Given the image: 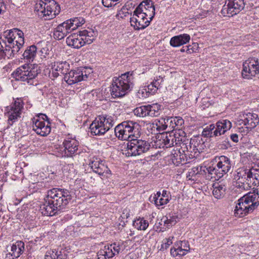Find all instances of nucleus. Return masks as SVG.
Here are the masks:
<instances>
[{
	"instance_id": "f257e3e1",
	"label": "nucleus",
	"mask_w": 259,
	"mask_h": 259,
	"mask_svg": "<svg viewBox=\"0 0 259 259\" xmlns=\"http://www.w3.org/2000/svg\"><path fill=\"white\" fill-rule=\"evenodd\" d=\"M71 199L70 192L66 189L53 188L48 191L45 202L40 207L41 213L46 216H53L61 207L67 205Z\"/></svg>"
},
{
	"instance_id": "f03ea898",
	"label": "nucleus",
	"mask_w": 259,
	"mask_h": 259,
	"mask_svg": "<svg viewBox=\"0 0 259 259\" xmlns=\"http://www.w3.org/2000/svg\"><path fill=\"white\" fill-rule=\"evenodd\" d=\"M214 166H199L194 167L192 171L196 175L199 174L202 175L205 174L207 179L212 180L213 181L218 180L222 178L225 174H227L231 168V161L230 158L227 156L222 155L216 156L213 159Z\"/></svg>"
},
{
	"instance_id": "7ed1b4c3",
	"label": "nucleus",
	"mask_w": 259,
	"mask_h": 259,
	"mask_svg": "<svg viewBox=\"0 0 259 259\" xmlns=\"http://www.w3.org/2000/svg\"><path fill=\"white\" fill-rule=\"evenodd\" d=\"M135 77L133 72H126L113 78L111 94L113 98H120L128 93L133 88Z\"/></svg>"
},
{
	"instance_id": "20e7f679",
	"label": "nucleus",
	"mask_w": 259,
	"mask_h": 259,
	"mask_svg": "<svg viewBox=\"0 0 259 259\" xmlns=\"http://www.w3.org/2000/svg\"><path fill=\"white\" fill-rule=\"evenodd\" d=\"M258 191L255 189L240 198L237 203L234 214L238 218L243 217L252 212L259 205Z\"/></svg>"
},
{
	"instance_id": "39448f33",
	"label": "nucleus",
	"mask_w": 259,
	"mask_h": 259,
	"mask_svg": "<svg viewBox=\"0 0 259 259\" xmlns=\"http://www.w3.org/2000/svg\"><path fill=\"white\" fill-rule=\"evenodd\" d=\"M140 125L136 122L127 120L117 125L114 128L116 137L121 140H130L140 137Z\"/></svg>"
},
{
	"instance_id": "423d86ee",
	"label": "nucleus",
	"mask_w": 259,
	"mask_h": 259,
	"mask_svg": "<svg viewBox=\"0 0 259 259\" xmlns=\"http://www.w3.org/2000/svg\"><path fill=\"white\" fill-rule=\"evenodd\" d=\"M35 11L41 18L50 20L59 14L60 7L55 0H39L35 5Z\"/></svg>"
},
{
	"instance_id": "0eeeda50",
	"label": "nucleus",
	"mask_w": 259,
	"mask_h": 259,
	"mask_svg": "<svg viewBox=\"0 0 259 259\" xmlns=\"http://www.w3.org/2000/svg\"><path fill=\"white\" fill-rule=\"evenodd\" d=\"M38 71L37 65L25 64L17 68L12 75L16 80L26 82L28 84L32 85L39 73Z\"/></svg>"
},
{
	"instance_id": "6e6552de",
	"label": "nucleus",
	"mask_w": 259,
	"mask_h": 259,
	"mask_svg": "<svg viewBox=\"0 0 259 259\" xmlns=\"http://www.w3.org/2000/svg\"><path fill=\"white\" fill-rule=\"evenodd\" d=\"M153 146L156 148H167L171 147L179 146L182 141V138L180 136V133L173 134L172 133H159L152 138Z\"/></svg>"
},
{
	"instance_id": "1a4fd4ad",
	"label": "nucleus",
	"mask_w": 259,
	"mask_h": 259,
	"mask_svg": "<svg viewBox=\"0 0 259 259\" xmlns=\"http://www.w3.org/2000/svg\"><path fill=\"white\" fill-rule=\"evenodd\" d=\"M232 127V123L228 119H221L215 124H211L203 128L202 136L220 139L222 135Z\"/></svg>"
},
{
	"instance_id": "9d476101",
	"label": "nucleus",
	"mask_w": 259,
	"mask_h": 259,
	"mask_svg": "<svg viewBox=\"0 0 259 259\" xmlns=\"http://www.w3.org/2000/svg\"><path fill=\"white\" fill-rule=\"evenodd\" d=\"M113 125V119L111 116L102 114L98 116L91 124V134L95 136H102Z\"/></svg>"
},
{
	"instance_id": "9b49d317",
	"label": "nucleus",
	"mask_w": 259,
	"mask_h": 259,
	"mask_svg": "<svg viewBox=\"0 0 259 259\" xmlns=\"http://www.w3.org/2000/svg\"><path fill=\"white\" fill-rule=\"evenodd\" d=\"M149 143L145 140L134 138L128 142L126 145V155L136 156L148 151L150 148Z\"/></svg>"
},
{
	"instance_id": "f8f14e48",
	"label": "nucleus",
	"mask_w": 259,
	"mask_h": 259,
	"mask_svg": "<svg viewBox=\"0 0 259 259\" xmlns=\"http://www.w3.org/2000/svg\"><path fill=\"white\" fill-rule=\"evenodd\" d=\"M32 130L38 135L45 137L51 132L49 118L45 114H39L32 118Z\"/></svg>"
},
{
	"instance_id": "ddd939ff",
	"label": "nucleus",
	"mask_w": 259,
	"mask_h": 259,
	"mask_svg": "<svg viewBox=\"0 0 259 259\" xmlns=\"http://www.w3.org/2000/svg\"><path fill=\"white\" fill-rule=\"evenodd\" d=\"M11 45L10 43L6 42V44H2L3 48L0 49V59L7 57L10 58L13 57L20 51V49L23 46L24 40L21 38L16 36L15 40L12 41Z\"/></svg>"
},
{
	"instance_id": "4468645a",
	"label": "nucleus",
	"mask_w": 259,
	"mask_h": 259,
	"mask_svg": "<svg viewBox=\"0 0 259 259\" xmlns=\"http://www.w3.org/2000/svg\"><path fill=\"white\" fill-rule=\"evenodd\" d=\"M24 103L21 98H17L10 106L6 108L5 115L8 117V123L12 125L15 122L22 113Z\"/></svg>"
},
{
	"instance_id": "2eb2a0df",
	"label": "nucleus",
	"mask_w": 259,
	"mask_h": 259,
	"mask_svg": "<svg viewBox=\"0 0 259 259\" xmlns=\"http://www.w3.org/2000/svg\"><path fill=\"white\" fill-rule=\"evenodd\" d=\"M79 142L75 138H66L61 147V152L58 156L72 157L78 154Z\"/></svg>"
},
{
	"instance_id": "dca6fc26",
	"label": "nucleus",
	"mask_w": 259,
	"mask_h": 259,
	"mask_svg": "<svg viewBox=\"0 0 259 259\" xmlns=\"http://www.w3.org/2000/svg\"><path fill=\"white\" fill-rule=\"evenodd\" d=\"M123 242L114 243L105 245L98 252L97 259H110L124 249Z\"/></svg>"
},
{
	"instance_id": "f3484780",
	"label": "nucleus",
	"mask_w": 259,
	"mask_h": 259,
	"mask_svg": "<svg viewBox=\"0 0 259 259\" xmlns=\"http://www.w3.org/2000/svg\"><path fill=\"white\" fill-rule=\"evenodd\" d=\"M250 167L243 166L238 168L234 175V180L236 181V187L245 190L250 184Z\"/></svg>"
},
{
	"instance_id": "a211bd4d",
	"label": "nucleus",
	"mask_w": 259,
	"mask_h": 259,
	"mask_svg": "<svg viewBox=\"0 0 259 259\" xmlns=\"http://www.w3.org/2000/svg\"><path fill=\"white\" fill-rule=\"evenodd\" d=\"M93 171L98 174L102 179H107L111 176V171L108 167L106 162L97 157H94L90 159L89 163Z\"/></svg>"
},
{
	"instance_id": "6ab92c4d",
	"label": "nucleus",
	"mask_w": 259,
	"mask_h": 259,
	"mask_svg": "<svg viewBox=\"0 0 259 259\" xmlns=\"http://www.w3.org/2000/svg\"><path fill=\"white\" fill-rule=\"evenodd\" d=\"M245 6L244 0H227L221 13L224 16L231 17L238 14Z\"/></svg>"
},
{
	"instance_id": "aec40b11",
	"label": "nucleus",
	"mask_w": 259,
	"mask_h": 259,
	"mask_svg": "<svg viewBox=\"0 0 259 259\" xmlns=\"http://www.w3.org/2000/svg\"><path fill=\"white\" fill-rule=\"evenodd\" d=\"M259 73V63L258 59L251 58L243 64L242 76L243 78L249 79Z\"/></svg>"
},
{
	"instance_id": "412c9836",
	"label": "nucleus",
	"mask_w": 259,
	"mask_h": 259,
	"mask_svg": "<svg viewBox=\"0 0 259 259\" xmlns=\"http://www.w3.org/2000/svg\"><path fill=\"white\" fill-rule=\"evenodd\" d=\"M90 72L87 73L86 68H77L70 70L68 73L66 72L64 79L68 84L72 85L86 80Z\"/></svg>"
},
{
	"instance_id": "4be33fe9",
	"label": "nucleus",
	"mask_w": 259,
	"mask_h": 259,
	"mask_svg": "<svg viewBox=\"0 0 259 259\" xmlns=\"http://www.w3.org/2000/svg\"><path fill=\"white\" fill-rule=\"evenodd\" d=\"M151 20L143 15V13L136 12L134 11L132 17L130 18V23L135 30H139L146 28Z\"/></svg>"
},
{
	"instance_id": "5701e85b",
	"label": "nucleus",
	"mask_w": 259,
	"mask_h": 259,
	"mask_svg": "<svg viewBox=\"0 0 259 259\" xmlns=\"http://www.w3.org/2000/svg\"><path fill=\"white\" fill-rule=\"evenodd\" d=\"M204 141L201 136H198L191 139L189 142H188V146H190V159L197 158L200 152H202L205 147Z\"/></svg>"
},
{
	"instance_id": "b1692460",
	"label": "nucleus",
	"mask_w": 259,
	"mask_h": 259,
	"mask_svg": "<svg viewBox=\"0 0 259 259\" xmlns=\"http://www.w3.org/2000/svg\"><path fill=\"white\" fill-rule=\"evenodd\" d=\"M16 36L24 40V33L18 28H14L4 32L2 34L0 35V49L3 48L2 44H6V42L10 43V45H11L12 41L15 40Z\"/></svg>"
},
{
	"instance_id": "393cba45",
	"label": "nucleus",
	"mask_w": 259,
	"mask_h": 259,
	"mask_svg": "<svg viewBox=\"0 0 259 259\" xmlns=\"http://www.w3.org/2000/svg\"><path fill=\"white\" fill-rule=\"evenodd\" d=\"M240 124L246 125L248 128H253L259 123L258 115L250 112H243L239 115Z\"/></svg>"
},
{
	"instance_id": "a878e982",
	"label": "nucleus",
	"mask_w": 259,
	"mask_h": 259,
	"mask_svg": "<svg viewBox=\"0 0 259 259\" xmlns=\"http://www.w3.org/2000/svg\"><path fill=\"white\" fill-rule=\"evenodd\" d=\"M136 12L143 13V15L152 20L155 15V7L152 1L145 0L143 1L135 9Z\"/></svg>"
},
{
	"instance_id": "bb28decb",
	"label": "nucleus",
	"mask_w": 259,
	"mask_h": 259,
	"mask_svg": "<svg viewBox=\"0 0 259 259\" xmlns=\"http://www.w3.org/2000/svg\"><path fill=\"white\" fill-rule=\"evenodd\" d=\"M190 250V246L187 241H179L176 242L173 248L170 249V253L174 256H181L186 254Z\"/></svg>"
},
{
	"instance_id": "cd10ccee",
	"label": "nucleus",
	"mask_w": 259,
	"mask_h": 259,
	"mask_svg": "<svg viewBox=\"0 0 259 259\" xmlns=\"http://www.w3.org/2000/svg\"><path fill=\"white\" fill-rule=\"evenodd\" d=\"M69 65L66 62H55L52 68V72H50V77L54 79L57 78L60 73L66 74L69 69Z\"/></svg>"
},
{
	"instance_id": "c85d7f7f",
	"label": "nucleus",
	"mask_w": 259,
	"mask_h": 259,
	"mask_svg": "<svg viewBox=\"0 0 259 259\" xmlns=\"http://www.w3.org/2000/svg\"><path fill=\"white\" fill-rule=\"evenodd\" d=\"M169 192L163 190L162 193L158 191L153 196L150 197L151 202H154L157 206L166 204L170 200Z\"/></svg>"
},
{
	"instance_id": "c756f323",
	"label": "nucleus",
	"mask_w": 259,
	"mask_h": 259,
	"mask_svg": "<svg viewBox=\"0 0 259 259\" xmlns=\"http://www.w3.org/2000/svg\"><path fill=\"white\" fill-rule=\"evenodd\" d=\"M170 159L174 164L177 166L186 164L188 160L186 154L182 151L181 148H178L176 150L175 149L173 150L170 155Z\"/></svg>"
},
{
	"instance_id": "7c9ffc66",
	"label": "nucleus",
	"mask_w": 259,
	"mask_h": 259,
	"mask_svg": "<svg viewBox=\"0 0 259 259\" xmlns=\"http://www.w3.org/2000/svg\"><path fill=\"white\" fill-rule=\"evenodd\" d=\"M66 44L69 46L78 49L85 44V40L80 33L79 34L74 33L67 37Z\"/></svg>"
},
{
	"instance_id": "2f4dec72",
	"label": "nucleus",
	"mask_w": 259,
	"mask_h": 259,
	"mask_svg": "<svg viewBox=\"0 0 259 259\" xmlns=\"http://www.w3.org/2000/svg\"><path fill=\"white\" fill-rule=\"evenodd\" d=\"M191 37L189 34L184 33L172 37L169 44L173 47H179L188 43Z\"/></svg>"
},
{
	"instance_id": "473e14b6",
	"label": "nucleus",
	"mask_w": 259,
	"mask_h": 259,
	"mask_svg": "<svg viewBox=\"0 0 259 259\" xmlns=\"http://www.w3.org/2000/svg\"><path fill=\"white\" fill-rule=\"evenodd\" d=\"M66 22L59 24L54 30L53 35L56 39L61 40L64 38L68 33L71 32Z\"/></svg>"
},
{
	"instance_id": "72a5a7b5",
	"label": "nucleus",
	"mask_w": 259,
	"mask_h": 259,
	"mask_svg": "<svg viewBox=\"0 0 259 259\" xmlns=\"http://www.w3.org/2000/svg\"><path fill=\"white\" fill-rule=\"evenodd\" d=\"M24 243L19 241L13 244L11 246V250L8 255L12 256V259L17 258L19 257L24 250Z\"/></svg>"
},
{
	"instance_id": "f704fd0d",
	"label": "nucleus",
	"mask_w": 259,
	"mask_h": 259,
	"mask_svg": "<svg viewBox=\"0 0 259 259\" xmlns=\"http://www.w3.org/2000/svg\"><path fill=\"white\" fill-rule=\"evenodd\" d=\"M166 122H168L170 130H179L184 123V120L180 117H166Z\"/></svg>"
},
{
	"instance_id": "c9c22d12",
	"label": "nucleus",
	"mask_w": 259,
	"mask_h": 259,
	"mask_svg": "<svg viewBox=\"0 0 259 259\" xmlns=\"http://www.w3.org/2000/svg\"><path fill=\"white\" fill-rule=\"evenodd\" d=\"M65 22L68 28L72 31L82 26L85 23V20L83 18L79 17L70 19Z\"/></svg>"
},
{
	"instance_id": "e433bc0d",
	"label": "nucleus",
	"mask_w": 259,
	"mask_h": 259,
	"mask_svg": "<svg viewBox=\"0 0 259 259\" xmlns=\"http://www.w3.org/2000/svg\"><path fill=\"white\" fill-rule=\"evenodd\" d=\"M168 126V124L166 122V118L156 119L150 125V127L151 129H156L159 132L165 130Z\"/></svg>"
},
{
	"instance_id": "4c0bfd02",
	"label": "nucleus",
	"mask_w": 259,
	"mask_h": 259,
	"mask_svg": "<svg viewBox=\"0 0 259 259\" xmlns=\"http://www.w3.org/2000/svg\"><path fill=\"white\" fill-rule=\"evenodd\" d=\"M37 48L35 45L28 47L24 51L23 56L24 59L29 62H32L36 56Z\"/></svg>"
},
{
	"instance_id": "58836bf2",
	"label": "nucleus",
	"mask_w": 259,
	"mask_h": 259,
	"mask_svg": "<svg viewBox=\"0 0 259 259\" xmlns=\"http://www.w3.org/2000/svg\"><path fill=\"white\" fill-rule=\"evenodd\" d=\"M250 184L252 183L254 186H259V164H254L250 167Z\"/></svg>"
},
{
	"instance_id": "ea45409f",
	"label": "nucleus",
	"mask_w": 259,
	"mask_h": 259,
	"mask_svg": "<svg viewBox=\"0 0 259 259\" xmlns=\"http://www.w3.org/2000/svg\"><path fill=\"white\" fill-rule=\"evenodd\" d=\"M213 188L212 194L215 198L220 199L224 196L226 190L225 185L217 183L213 185Z\"/></svg>"
},
{
	"instance_id": "a19ab883",
	"label": "nucleus",
	"mask_w": 259,
	"mask_h": 259,
	"mask_svg": "<svg viewBox=\"0 0 259 259\" xmlns=\"http://www.w3.org/2000/svg\"><path fill=\"white\" fill-rule=\"evenodd\" d=\"M82 37L84 38L85 44H90L94 39L96 32L92 29L83 30L79 32Z\"/></svg>"
},
{
	"instance_id": "79ce46f5",
	"label": "nucleus",
	"mask_w": 259,
	"mask_h": 259,
	"mask_svg": "<svg viewBox=\"0 0 259 259\" xmlns=\"http://www.w3.org/2000/svg\"><path fill=\"white\" fill-rule=\"evenodd\" d=\"M133 226L138 230H146L149 226L148 222L143 218H139L133 221Z\"/></svg>"
},
{
	"instance_id": "37998d69",
	"label": "nucleus",
	"mask_w": 259,
	"mask_h": 259,
	"mask_svg": "<svg viewBox=\"0 0 259 259\" xmlns=\"http://www.w3.org/2000/svg\"><path fill=\"white\" fill-rule=\"evenodd\" d=\"M178 220V218L177 215L168 214L163 217L161 221L166 227L169 228L175 225Z\"/></svg>"
},
{
	"instance_id": "c03bdc74",
	"label": "nucleus",
	"mask_w": 259,
	"mask_h": 259,
	"mask_svg": "<svg viewBox=\"0 0 259 259\" xmlns=\"http://www.w3.org/2000/svg\"><path fill=\"white\" fill-rule=\"evenodd\" d=\"M217 146L219 149L226 150L231 147L229 139L225 135H222L220 139H215Z\"/></svg>"
},
{
	"instance_id": "a18cd8bd",
	"label": "nucleus",
	"mask_w": 259,
	"mask_h": 259,
	"mask_svg": "<svg viewBox=\"0 0 259 259\" xmlns=\"http://www.w3.org/2000/svg\"><path fill=\"white\" fill-rule=\"evenodd\" d=\"M160 105L158 104L147 105L148 116L155 117L160 114Z\"/></svg>"
},
{
	"instance_id": "49530a36",
	"label": "nucleus",
	"mask_w": 259,
	"mask_h": 259,
	"mask_svg": "<svg viewBox=\"0 0 259 259\" xmlns=\"http://www.w3.org/2000/svg\"><path fill=\"white\" fill-rule=\"evenodd\" d=\"M134 112L137 116L142 117L148 116L147 105L137 107Z\"/></svg>"
},
{
	"instance_id": "de8ad7c7",
	"label": "nucleus",
	"mask_w": 259,
	"mask_h": 259,
	"mask_svg": "<svg viewBox=\"0 0 259 259\" xmlns=\"http://www.w3.org/2000/svg\"><path fill=\"white\" fill-rule=\"evenodd\" d=\"M188 142H189V140L184 141V142H181V143L180 144L179 146L181 147V149L182 151L186 154L187 156V158L188 157L190 159V151L191 148H190V146H188Z\"/></svg>"
},
{
	"instance_id": "09e8293b",
	"label": "nucleus",
	"mask_w": 259,
	"mask_h": 259,
	"mask_svg": "<svg viewBox=\"0 0 259 259\" xmlns=\"http://www.w3.org/2000/svg\"><path fill=\"white\" fill-rule=\"evenodd\" d=\"M56 250L48 251L45 255V259H62V255Z\"/></svg>"
},
{
	"instance_id": "8fccbe9b",
	"label": "nucleus",
	"mask_w": 259,
	"mask_h": 259,
	"mask_svg": "<svg viewBox=\"0 0 259 259\" xmlns=\"http://www.w3.org/2000/svg\"><path fill=\"white\" fill-rule=\"evenodd\" d=\"M87 97L93 101L102 100L103 97L99 90H93L91 93L88 94Z\"/></svg>"
},
{
	"instance_id": "3c124183",
	"label": "nucleus",
	"mask_w": 259,
	"mask_h": 259,
	"mask_svg": "<svg viewBox=\"0 0 259 259\" xmlns=\"http://www.w3.org/2000/svg\"><path fill=\"white\" fill-rule=\"evenodd\" d=\"M173 236H170L168 238H165L162 241V243L161 245L160 250H164L167 249L169 246L172 243Z\"/></svg>"
},
{
	"instance_id": "603ef678",
	"label": "nucleus",
	"mask_w": 259,
	"mask_h": 259,
	"mask_svg": "<svg viewBox=\"0 0 259 259\" xmlns=\"http://www.w3.org/2000/svg\"><path fill=\"white\" fill-rule=\"evenodd\" d=\"M103 5L106 7L115 6L119 0H102Z\"/></svg>"
},
{
	"instance_id": "864d4df0",
	"label": "nucleus",
	"mask_w": 259,
	"mask_h": 259,
	"mask_svg": "<svg viewBox=\"0 0 259 259\" xmlns=\"http://www.w3.org/2000/svg\"><path fill=\"white\" fill-rule=\"evenodd\" d=\"M139 95H141L142 98H147L149 96V93L148 92L147 88L144 87V88L141 89L138 92Z\"/></svg>"
},
{
	"instance_id": "5fc2aeb1",
	"label": "nucleus",
	"mask_w": 259,
	"mask_h": 259,
	"mask_svg": "<svg viewBox=\"0 0 259 259\" xmlns=\"http://www.w3.org/2000/svg\"><path fill=\"white\" fill-rule=\"evenodd\" d=\"M147 88L148 92L149 94H154L157 90V88H156L154 85L151 83L149 85L146 87Z\"/></svg>"
},
{
	"instance_id": "6e6d98bb",
	"label": "nucleus",
	"mask_w": 259,
	"mask_h": 259,
	"mask_svg": "<svg viewBox=\"0 0 259 259\" xmlns=\"http://www.w3.org/2000/svg\"><path fill=\"white\" fill-rule=\"evenodd\" d=\"M36 186L38 188H49L50 187V185L48 182H40L37 183Z\"/></svg>"
},
{
	"instance_id": "4d7b16f0",
	"label": "nucleus",
	"mask_w": 259,
	"mask_h": 259,
	"mask_svg": "<svg viewBox=\"0 0 259 259\" xmlns=\"http://www.w3.org/2000/svg\"><path fill=\"white\" fill-rule=\"evenodd\" d=\"M230 139L233 142L235 143H237L239 141V137L237 134H231L230 135Z\"/></svg>"
},
{
	"instance_id": "13d9d810",
	"label": "nucleus",
	"mask_w": 259,
	"mask_h": 259,
	"mask_svg": "<svg viewBox=\"0 0 259 259\" xmlns=\"http://www.w3.org/2000/svg\"><path fill=\"white\" fill-rule=\"evenodd\" d=\"M162 79H157L154 81H153L151 83L156 87V88H157V90L158 89L160 83L161 82Z\"/></svg>"
},
{
	"instance_id": "bf43d9fd",
	"label": "nucleus",
	"mask_w": 259,
	"mask_h": 259,
	"mask_svg": "<svg viewBox=\"0 0 259 259\" xmlns=\"http://www.w3.org/2000/svg\"><path fill=\"white\" fill-rule=\"evenodd\" d=\"M195 52L194 49L191 45L186 46V52L188 54H191Z\"/></svg>"
},
{
	"instance_id": "052dcab7",
	"label": "nucleus",
	"mask_w": 259,
	"mask_h": 259,
	"mask_svg": "<svg viewBox=\"0 0 259 259\" xmlns=\"http://www.w3.org/2000/svg\"><path fill=\"white\" fill-rule=\"evenodd\" d=\"M6 10V6L3 0H0V14Z\"/></svg>"
},
{
	"instance_id": "680f3d73",
	"label": "nucleus",
	"mask_w": 259,
	"mask_h": 259,
	"mask_svg": "<svg viewBox=\"0 0 259 259\" xmlns=\"http://www.w3.org/2000/svg\"><path fill=\"white\" fill-rule=\"evenodd\" d=\"M123 16H125V15H124V13L122 11L118 12V13L116 15V17L117 19L123 18Z\"/></svg>"
},
{
	"instance_id": "e2e57ef3",
	"label": "nucleus",
	"mask_w": 259,
	"mask_h": 259,
	"mask_svg": "<svg viewBox=\"0 0 259 259\" xmlns=\"http://www.w3.org/2000/svg\"><path fill=\"white\" fill-rule=\"evenodd\" d=\"M186 49H185V48H184V47H183V48L181 49L180 51H181V52H186Z\"/></svg>"
},
{
	"instance_id": "0e129e2a",
	"label": "nucleus",
	"mask_w": 259,
	"mask_h": 259,
	"mask_svg": "<svg viewBox=\"0 0 259 259\" xmlns=\"http://www.w3.org/2000/svg\"><path fill=\"white\" fill-rule=\"evenodd\" d=\"M180 132H182L183 134H184V132L181 131Z\"/></svg>"
},
{
	"instance_id": "69168bd1",
	"label": "nucleus",
	"mask_w": 259,
	"mask_h": 259,
	"mask_svg": "<svg viewBox=\"0 0 259 259\" xmlns=\"http://www.w3.org/2000/svg\"><path fill=\"white\" fill-rule=\"evenodd\" d=\"M182 139H183V138H184V137H182Z\"/></svg>"
}]
</instances>
